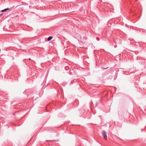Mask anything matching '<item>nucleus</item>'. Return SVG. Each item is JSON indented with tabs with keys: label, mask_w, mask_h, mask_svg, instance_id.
I'll list each match as a JSON object with an SVG mask.
<instances>
[{
	"label": "nucleus",
	"mask_w": 146,
	"mask_h": 146,
	"mask_svg": "<svg viewBox=\"0 0 146 146\" xmlns=\"http://www.w3.org/2000/svg\"><path fill=\"white\" fill-rule=\"evenodd\" d=\"M68 68V66H66L65 67V69L66 70H68V69H67Z\"/></svg>",
	"instance_id": "4"
},
{
	"label": "nucleus",
	"mask_w": 146,
	"mask_h": 146,
	"mask_svg": "<svg viewBox=\"0 0 146 146\" xmlns=\"http://www.w3.org/2000/svg\"><path fill=\"white\" fill-rule=\"evenodd\" d=\"M9 9L8 8H6V9H4L2 10L1 11V12H5V11H6L7 10H8Z\"/></svg>",
	"instance_id": "2"
},
{
	"label": "nucleus",
	"mask_w": 146,
	"mask_h": 146,
	"mask_svg": "<svg viewBox=\"0 0 146 146\" xmlns=\"http://www.w3.org/2000/svg\"><path fill=\"white\" fill-rule=\"evenodd\" d=\"M108 68V67H107V68H104L102 67V69H106L107 68Z\"/></svg>",
	"instance_id": "5"
},
{
	"label": "nucleus",
	"mask_w": 146,
	"mask_h": 146,
	"mask_svg": "<svg viewBox=\"0 0 146 146\" xmlns=\"http://www.w3.org/2000/svg\"><path fill=\"white\" fill-rule=\"evenodd\" d=\"M29 60H31V58H29Z\"/></svg>",
	"instance_id": "7"
},
{
	"label": "nucleus",
	"mask_w": 146,
	"mask_h": 146,
	"mask_svg": "<svg viewBox=\"0 0 146 146\" xmlns=\"http://www.w3.org/2000/svg\"><path fill=\"white\" fill-rule=\"evenodd\" d=\"M102 133L104 138L105 139H106L107 137L106 132L104 131H103Z\"/></svg>",
	"instance_id": "1"
},
{
	"label": "nucleus",
	"mask_w": 146,
	"mask_h": 146,
	"mask_svg": "<svg viewBox=\"0 0 146 146\" xmlns=\"http://www.w3.org/2000/svg\"><path fill=\"white\" fill-rule=\"evenodd\" d=\"M52 38V36H50L47 39V40L48 41H50V40H51V39Z\"/></svg>",
	"instance_id": "3"
},
{
	"label": "nucleus",
	"mask_w": 146,
	"mask_h": 146,
	"mask_svg": "<svg viewBox=\"0 0 146 146\" xmlns=\"http://www.w3.org/2000/svg\"><path fill=\"white\" fill-rule=\"evenodd\" d=\"M96 39L97 40H99V39L98 38H97Z\"/></svg>",
	"instance_id": "6"
}]
</instances>
